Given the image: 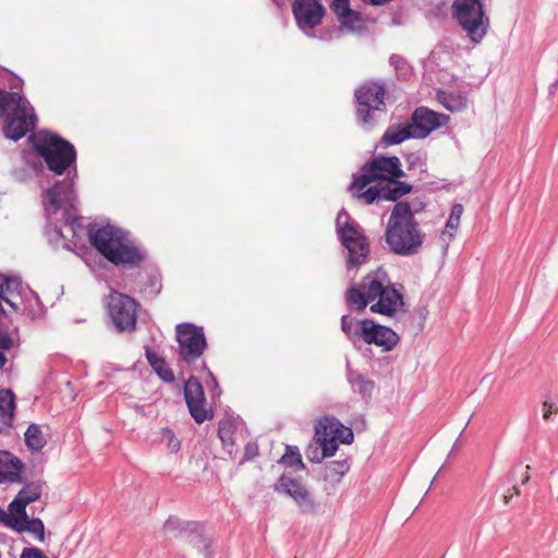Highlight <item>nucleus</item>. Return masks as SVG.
I'll return each instance as SVG.
<instances>
[{
	"label": "nucleus",
	"instance_id": "nucleus-59",
	"mask_svg": "<svg viewBox=\"0 0 558 558\" xmlns=\"http://www.w3.org/2000/svg\"><path fill=\"white\" fill-rule=\"evenodd\" d=\"M558 87V80H556L554 83L549 85V94L554 95L556 93V89Z\"/></svg>",
	"mask_w": 558,
	"mask_h": 558
},
{
	"label": "nucleus",
	"instance_id": "nucleus-8",
	"mask_svg": "<svg viewBox=\"0 0 558 558\" xmlns=\"http://www.w3.org/2000/svg\"><path fill=\"white\" fill-rule=\"evenodd\" d=\"M175 340L179 344V362L194 364L207 349V340L203 327L193 323H180L175 326Z\"/></svg>",
	"mask_w": 558,
	"mask_h": 558
},
{
	"label": "nucleus",
	"instance_id": "nucleus-28",
	"mask_svg": "<svg viewBox=\"0 0 558 558\" xmlns=\"http://www.w3.org/2000/svg\"><path fill=\"white\" fill-rule=\"evenodd\" d=\"M15 412V396L11 389H0V420L10 427L12 426Z\"/></svg>",
	"mask_w": 558,
	"mask_h": 558
},
{
	"label": "nucleus",
	"instance_id": "nucleus-23",
	"mask_svg": "<svg viewBox=\"0 0 558 558\" xmlns=\"http://www.w3.org/2000/svg\"><path fill=\"white\" fill-rule=\"evenodd\" d=\"M377 33L376 17L351 9V34L373 41Z\"/></svg>",
	"mask_w": 558,
	"mask_h": 558
},
{
	"label": "nucleus",
	"instance_id": "nucleus-57",
	"mask_svg": "<svg viewBox=\"0 0 558 558\" xmlns=\"http://www.w3.org/2000/svg\"><path fill=\"white\" fill-rule=\"evenodd\" d=\"M391 26H399L401 25V17L399 14H393L392 19H391V23H390Z\"/></svg>",
	"mask_w": 558,
	"mask_h": 558
},
{
	"label": "nucleus",
	"instance_id": "nucleus-3",
	"mask_svg": "<svg viewBox=\"0 0 558 558\" xmlns=\"http://www.w3.org/2000/svg\"><path fill=\"white\" fill-rule=\"evenodd\" d=\"M87 236L90 245L110 264L129 269L138 268L147 253L130 236V232L111 223L98 227L89 223Z\"/></svg>",
	"mask_w": 558,
	"mask_h": 558
},
{
	"label": "nucleus",
	"instance_id": "nucleus-30",
	"mask_svg": "<svg viewBox=\"0 0 558 558\" xmlns=\"http://www.w3.org/2000/svg\"><path fill=\"white\" fill-rule=\"evenodd\" d=\"M44 486L45 483L40 480L28 482L19 490L15 497L29 505L41 497Z\"/></svg>",
	"mask_w": 558,
	"mask_h": 558
},
{
	"label": "nucleus",
	"instance_id": "nucleus-10",
	"mask_svg": "<svg viewBox=\"0 0 558 558\" xmlns=\"http://www.w3.org/2000/svg\"><path fill=\"white\" fill-rule=\"evenodd\" d=\"M109 315L119 332H132L136 329L138 303L131 296L117 293L109 302Z\"/></svg>",
	"mask_w": 558,
	"mask_h": 558
},
{
	"label": "nucleus",
	"instance_id": "nucleus-49",
	"mask_svg": "<svg viewBox=\"0 0 558 558\" xmlns=\"http://www.w3.org/2000/svg\"><path fill=\"white\" fill-rule=\"evenodd\" d=\"M543 411H544V413H543L544 420L548 421V420H550L551 413L558 412V407L556 405L555 402L545 400L543 402Z\"/></svg>",
	"mask_w": 558,
	"mask_h": 558
},
{
	"label": "nucleus",
	"instance_id": "nucleus-22",
	"mask_svg": "<svg viewBox=\"0 0 558 558\" xmlns=\"http://www.w3.org/2000/svg\"><path fill=\"white\" fill-rule=\"evenodd\" d=\"M31 106L22 94L0 88V119L4 120L10 114L25 112V109H31Z\"/></svg>",
	"mask_w": 558,
	"mask_h": 558
},
{
	"label": "nucleus",
	"instance_id": "nucleus-64",
	"mask_svg": "<svg viewBox=\"0 0 558 558\" xmlns=\"http://www.w3.org/2000/svg\"><path fill=\"white\" fill-rule=\"evenodd\" d=\"M511 490L513 492L512 495H519L520 494V489H519V487L517 485H513Z\"/></svg>",
	"mask_w": 558,
	"mask_h": 558
},
{
	"label": "nucleus",
	"instance_id": "nucleus-38",
	"mask_svg": "<svg viewBox=\"0 0 558 558\" xmlns=\"http://www.w3.org/2000/svg\"><path fill=\"white\" fill-rule=\"evenodd\" d=\"M17 533H24L27 532L39 542L45 541V525L41 519L39 518H33L26 520L20 527L15 530Z\"/></svg>",
	"mask_w": 558,
	"mask_h": 558
},
{
	"label": "nucleus",
	"instance_id": "nucleus-34",
	"mask_svg": "<svg viewBox=\"0 0 558 558\" xmlns=\"http://www.w3.org/2000/svg\"><path fill=\"white\" fill-rule=\"evenodd\" d=\"M236 429V424L234 418L225 417L218 423V437L221 440L222 446L227 448H231L234 445L233 435Z\"/></svg>",
	"mask_w": 558,
	"mask_h": 558
},
{
	"label": "nucleus",
	"instance_id": "nucleus-18",
	"mask_svg": "<svg viewBox=\"0 0 558 558\" xmlns=\"http://www.w3.org/2000/svg\"><path fill=\"white\" fill-rule=\"evenodd\" d=\"M26 288L23 286V282L20 277L16 276H4L0 274V304L5 302L9 306H11L14 311H19V305L15 301H13V296L17 295L23 298ZM28 293L33 296L36 304L38 305V313L43 310V304L39 299V295L29 290Z\"/></svg>",
	"mask_w": 558,
	"mask_h": 558
},
{
	"label": "nucleus",
	"instance_id": "nucleus-48",
	"mask_svg": "<svg viewBox=\"0 0 558 558\" xmlns=\"http://www.w3.org/2000/svg\"><path fill=\"white\" fill-rule=\"evenodd\" d=\"M365 427L366 421L364 417L361 416L359 418H354L353 421L351 420V444L354 440V430L362 432L365 429Z\"/></svg>",
	"mask_w": 558,
	"mask_h": 558
},
{
	"label": "nucleus",
	"instance_id": "nucleus-33",
	"mask_svg": "<svg viewBox=\"0 0 558 558\" xmlns=\"http://www.w3.org/2000/svg\"><path fill=\"white\" fill-rule=\"evenodd\" d=\"M407 170L418 175L422 180V174L427 172L426 155L421 151H413L404 156Z\"/></svg>",
	"mask_w": 558,
	"mask_h": 558
},
{
	"label": "nucleus",
	"instance_id": "nucleus-58",
	"mask_svg": "<svg viewBox=\"0 0 558 558\" xmlns=\"http://www.w3.org/2000/svg\"><path fill=\"white\" fill-rule=\"evenodd\" d=\"M7 362H8V359H7L5 354L0 350V369L4 367Z\"/></svg>",
	"mask_w": 558,
	"mask_h": 558
},
{
	"label": "nucleus",
	"instance_id": "nucleus-43",
	"mask_svg": "<svg viewBox=\"0 0 558 558\" xmlns=\"http://www.w3.org/2000/svg\"><path fill=\"white\" fill-rule=\"evenodd\" d=\"M161 279L159 274H150L145 283L144 292L155 298L161 291Z\"/></svg>",
	"mask_w": 558,
	"mask_h": 558
},
{
	"label": "nucleus",
	"instance_id": "nucleus-13",
	"mask_svg": "<svg viewBox=\"0 0 558 558\" xmlns=\"http://www.w3.org/2000/svg\"><path fill=\"white\" fill-rule=\"evenodd\" d=\"M183 393L191 416L198 424L214 417V411L205 408V393L201 380L196 376H190L183 380Z\"/></svg>",
	"mask_w": 558,
	"mask_h": 558
},
{
	"label": "nucleus",
	"instance_id": "nucleus-39",
	"mask_svg": "<svg viewBox=\"0 0 558 558\" xmlns=\"http://www.w3.org/2000/svg\"><path fill=\"white\" fill-rule=\"evenodd\" d=\"M330 9L338 16L340 28H349V0H332Z\"/></svg>",
	"mask_w": 558,
	"mask_h": 558
},
{
	"label": "nucleus",
	"instance_id": "nucleus-11",
	"mask_svg": "<svg viewBox=\"0 0 558 558\" xmlns=\"http://www.w3.org/2000/svg\"><path fill=\"white\" fill-rule=\"evenodd\" d=\"M276 493L289 496L305 514L316 512V501L307 487L296 478L282 474L272 485Z\"/></svg>",
	"mask_w": 558,
	"mask_h": 558
},
{
	"label": "nucleus",
	"instance_id": "nucleus-56",
	"mask_svg": "<svg viewBox=\"0 0 558 558\" xmlns=\"http://www.w3.org/2000/svg\"><path fill=\"white\" fill-rule=\"evenodd\" d=\"M365 3H369L372 5H383L387 2H389L390 0H363Z\"/></svg>",
	"mask_w": 558,
	"mask_h": 558
},
{
	"label": "nucleus",
	"instance_id": "nucleus-42",
	"mask_svg": "<svg viewBox=\"0 0 558 558\" xmlns=\"http://www.w3.org/2000/svg\"><path fill=\"white\" fill-rule=\"evenodd\" d=\"M355 383L357 385L360 395L366 402H368L372 398L375 383L373 380L366 379L362 375L356 376Z\"/></svg>",
	"mask_w": 558,
	"mask_h": 558
},
{
	"label": "nucleus",
	"instance_id": "nucleus-35",
	"mask_svg": "<svg viewBox=\"0 0 558 558\" xmlns=\"http://www.w3.org/2000/svg\"><path fill=\"white\" fill-rule=\"evenodd\" d=\"M389 63L393 66L396 76L399 81H410L413 76V68L401 54L392 53Z\"/></svg>",
	"mask_w": 558,
	"mask_h": 558
},
{
	"label": "nucleus",
	"instance_id": "nucleus-52",
	"mask_svg": "<svg viewBox=\"0 0 558 558\" xmlns=\"http://www.w3.org/2000/svg\"><path fill=\"white\" fill-rule=\"evenodd\" d=\"M410 205L412 207L413 216L417 213L423 211L424 208L426 207V203L420 198H414L412 201V204L410 203Z\"/></svg>",
	"mask_w": 558,
	"mask_h": 558
},
{
	"label": "nucleus",
	"instance_id": "nucleus-19",
	"mask_svg": "<svg viewBox=\"0 0 558 558\" xmlns=\"http://www.w3.org/2000/svg\"><path fill=\"white\" fill-rule=\"evenodd\" d=\"M181 538L192 547L196 548L205 558H210V538L205 535L204 525L195 521H186L185 527L181 530Z\"/></svg>",
	"mask_w": 558,
	"mask_h": 558
},
{
	"label": "nucleus",
	"instance_id": "nucleus-27",
	"mask_svg": "<svg viewBox=\"0 0 558 558\" xmlns=\"http://www.w3.org/2000/svg\"><path fill=\"white\" fill-rule=\"evenodd\" d=\"M28 505L22 501V499L14 497V499L8 506L9 523L8 527L15 531L26 520L29 519L26 507Z\"/></svg>",
	"mask_w": 558,
	"mask_h": 558
},
{
	"label": "nucleus",
	"instance_id": "nucleus-51",
	"mask_svg": "<svg viewBox=\"0 0 558 558\" xmlns=\"http://www.w3.org/2000/svg\"><path fill=\"white\" fill-rule=\"evenodd\" d=\"M202 367H203V368H206V369H207V372H208V375H209L210 380H211V384H213V388H211L213 393H215V392L217 391V395H218V396H220L221 390H220V388H219V385H218L217 378H216V377L214 376V374H213V373L207 368V365H206V363H205L204 361H203V363H202Z\"/></svg>",
	"mask_w": 558,
	"mask_h": 558
},
{
	"label": "nucleus",
	"instance_id": "nucleus-55",
	"mask_svg": "<svg viewBox=\"0 0 558 558\" xmlns=\"http://www.w3.org/2000/svg\"><path fill=\"white\" fill-rule=\"evenodd\" d=\"M0 523L8 527V523H9L8 512H5L1 507H0Z\"/></svg>",
	"mask_w": 558,
	"mask_h": 558
},
{
	"label": "nucleus",
	"instance_id": "nucleus-54",
	"mask_svg": "<svg viewBox=\"0 0 558 558\" xmlns=\"http://www.w3.org/2000/svg\"><path fill=\"white\" fill-rule=\"evenodd\" d=\"M27 165L31 166L34 170H37L39 168L43 167V163H41V160L40 159H36V160H32V159H27L26 160Z\"/></svg>",
	"mask_w": 558,
	"mask_h": 558
},
{
	"label": "nucleus",
	"instance_id": "nucleus-4",
	"mask_svg": "<svg viewBox=\"0 0 558 558\" xmlns=\"http://www.w3.org/2000/svg\"><path fill=\"white\" fill-rule=\"evenodd\" d=\"M390 213L385 230V242L391 253L400 256H412L423 246L425 234L420 230L418 222L408 201H397Z\"/></svg>",
	"mask_w": 558,
	"mask_h": 558
},
{
	"label": "nucleus",
	"instance_id": "nucleus-41",
	"mask_svg": "<svg viewBox=\"0 0 558 558\" xmlns=\"http://www.w3.org/2000/svg\"><path fill=\"white\" fill-rule=\"evenodd\" d=\"M160 440L165 442L171 452H178L181 448V441L177 438L173 430L169 427H163L160 430Z\"/></svg>",
	"mask_w": 558,
	"mask_h": 558
},
{
	"label": "nucleus",
	"instance_id": "nucleus-9",
	"mask_svg": "<svg viewBox=\"0 0 558 558\" xmlns=\"http://www.w3.org/2000/svg\"><path fill=\"white\" fill-rule=\"evenodd\" d=\"M357 324L354 336L366 344L380 348L384 353L392 351L400 342V336L392 328L376 323L373 318L361 319Z\"/></svg>",
	"mask_w": 558,
	"mask_h": 558
},
{
	"label": "nucleus",
	"instance_id": "nucleus-53",
	"mask_svg": "<svg viewBox=\"0 0 558 558\" xmlns=\"http://www.w3.org/2000/svg\"><path fill=\"white\" fill-rule=\"evenodd\" d=\"M349 315H342L341 317V329L345 335H349Z\"/></svg>",
	"mask_w": 558,
	"mask_h": 558
},
{
	"label": "nucleus",
	"instance_id": "nucleus-16",
	"mask_svg": "<svg viewBox=\"0 0 558 558\" xmlns=\"http://www.w3.org/2000/svg\"><path fill=\"white\" fill-rule=\"evenodd\" d=\"M36 122L37 116L31 106V109H25V112L10 114L4 119L2 126L3 135L9 140L17 142L35 129Z\"/></svg>",
	"mask_w": 558,
	"mask_h": 558
},
{
	"label": "nucleus",
	"instance_id": "nucleus-47",
	"mask_svg": "<svg viewBox=\"0 0 558 558\" xmlns=\"http://www.w3.org/2000/svg\"><path fill=\"white\" fill-rule=\"evenodd\" d=\"M20 558H48L41 549L37 547H25Z\"/></svg>",
	"mask_w": 558,
	"mask_h": 558
},
{
	"label": "nucleus",
	"instance_id": "nucleus-36",
	"mask_svg": "<svg viewBox=\"0 0 558 558\" xmlns=\"http://www.w3.org/2000/svg\"><path fill=\"white\" fill-rule=\"evenodd\" d=\"M279 463L283 464L287 468H292L295 471H302L305 469V465L301 458L300 450L295 446L286 447V452L280 458Z\"/></svg>",
	"mask_w": 558,
	"mask_h": 558
},
{
	"label": "nucleus",
	"instance_id": "nucleus-45",
	"mask_svg": "<svg viewBox=\"0 0 558 558\" xmlns=\"http://www.w3.org/2000/svg\"><path fill=\"white\" fill-rule=\"evenodd\" d=\"M163 527L166 531L177 532L175 536L181 537V530L185 527V522L181 521L178 517L170 515L166 520Z\"/></svg>",
	"mask_w": 558,
	"mask_h": 558
},
{
	"label": "nucleus",
	"instance_id": "nucleus-17",
	"mask_svg": "<svg viewBox=\"0 0 558 558\" xmlns=\"http://www.w3.org/2000/svg\"><path fill=\"white\" fill-rule=\"evenodd\" d=\"M369 311L375 314L393 317L398 312L405 313L408 310L401 291L395 284H388L384 293L377 299V302L369 306Z\"/></svg>",
	"mask_w": 558,
	"mask_h": 558
},
{
	"label": "nucleus",
	"instance_id": "nucleus-20",
	"mask_svg": "<svg viewBox=\"0 0 558 558\" xmlns=\"http://www.w3.org/2000/svg\"><path fill=\"white\" fill-rule=\"evenodd\" d=\"M351 267L364 264L369 255V241L359 223L351 219Z\"/></svg>",
	"mask_w": 558,
	"mask_h": 558
},
{
	"label": "nucleus",
	"instance_id": "nucleus-7",
	"mask_svg": "<svg viewBox=\"0 0 558 558\" xmlns=\"http://www.w3.org/2000/svg\"><path fill=\"white\" fill-rule=\"evenodd\" d=\"M452 15L471 41L478 44L486 36L489 17L482 0H453Z\"/></svg>",
	"mask_w": 558,
	"mask_h": 558
},
{
	"label": "nucleus",
	"instance_id": "nucleus-14",
	"mask_svg": "<svg viewBox=\"0 0 558 558\" xmlns=\"http://www.w3.org/2000/svg\"><path fill=\"white\" fill-rule=\"evenodd\" d=\"M292 14L296 26L307 33L322 24L326 9L320 0H293Z\"/></svg>",
	"mask_w": 558,
	"mask_h": 558
},
{
	"label": "nucleus",
	"instance_id": "nucleus-40",
	"mask_svg": "<svg viewBox=\"0 0 558 558\" xmlns=\"http://www.w3.org/2000/svg\"><path fill=\"white\" fill-rule=\"evenodd\" d=\"M5 311L0 304V350H10L13 347V339L8 331V327L4 324Z\"/></svg>",
	"mask_w": 558,
	"mask_h": 558
},
{
	"label": "nucleus",
	"instance_id": "nucleus-50",
	"mask_svg": "<svg viewBox=\"0 0 558 558\" xmlns=\"http://www.w3.org/2000/svg\"><path fill=\"white\" fill-rule=\"evenodd\" d=\"M258 454V446L255 442L246 444L244 448V459L252 460Z\"/></svg>",
	"mask_w": 558,
	"mask_h": 558
},
{
	"label": "nucleus",
	"instance_id": "nucleus-21",
	"mask_svg": "<svg viewBox=\"0 0 558 558\" xmlns=\"http://www.w3.org/2000/svg\"><path fill=\"white\" fill-rule=\"evenodd\" d=\"M24 463L10 451L0 450V483L22 482Z\"/></svg>",
	"mask_w": 558,
	"mask_h": 558
},
{
	"label": "nucleus",
	"instance_id": "nucleus-12",
	"mask_svg": "<svg viewBox=\"0 0 558 558\" xmlns=\"http://www.w3.org/2000/svg\"><path fill=\"white\" fill-rule=\"evenodd\" d=\"M386 276V272L379 268L376 272L366 275L360 283L351 286V304H355L357 310H364L371 302L378 299L387 287L383 281Z\"/></svg>",
	"mask_w": 558,
	"mask_h": 558
},
{
	"label": "nucleus",
	"instance_id": "nucleus-2",
	"mask_svg": "<svg viewBox=\"0 0 558 558\" xmlns=\"http://www.w3.org/2000/svg\"><path fill=\"white\" fill-rule=\"evenodd\" d=\"M404 177L397 156L378 155L363 165L361 174L353 175L351 190H356L354 196L365 205L397 202L413 191L412 184L401 180Z\"/></svg>",
	"mask_w": 558,
	"mask_h": 558
},
{
	"label": "nucleus",
	"instance_id": "nucleus-63",
	"mask_svg": "<svg viewBox=\"0 0 558 558\" xmlns=\"http://www.w3.org/2000/svg\"><path fill=\"white\" fill-rule=\"evenodd\" d=\"M22 83H23V81L19 78L16 83H14V84H10V88H12V89H13V88H17V87H19V85H21Z\"/></svg>",
	"mask_w": 558,
	"mask_h": 558
},
{
	"label": "nucleus",
	"instance_id": "nucleus-60",
	"mask_svg": "<svg viewBox=\"0 0 558 558\" xmlns=\"http://www.w3.org/2000/svg\"><path fill=\"white\" fill-rule=\"evenodd\" d=\"M515 476H517V469L514 468L508 474L509 482H513L515 480Z\"/></svg>",
	"mask_w": 558,
	"mask_h": 558
},
{
	"label": "nucleus",
	"instance_id": "nucleus-5",
	"mask_svg": "<svg viewBox=\"0 0 558 558\" xmlns=\"http://www.w3.org/2000/svg\"><path fill=\"white\" fill-rule=\"evenodd\" d=\"M388 95L385 84L380 81L368 80L355 88V117L356 123L364 131L374 130L386 114V97Z\"/></svg>",
	"mask_w": 558,
	"mask_h": 558
},
{
	"label": "nucleus",
	"instance_id": "nucleus-25",
	"mask_svg": "<svg viewBox=\"0 0 558 558\" xmlns=\"http://www.w3.org/2000/svg\"><path fill=\"white\" fill-rule=\"evenodd\" d=\"M144 349L146 360L157 376L167 384H173L175 376L167 361L159 356L149 345H145Z\"/></svg>",
	"mask_w": 558,
	"mask_h": 558
},
{
	"label": "nucleus",
	"instance_id": "nucleus-29",
	"mask_svg": "<svg viewBox=\"0 0 558 558\" xmlns=\"http://www.w3.org/2000/svg\"><path fill=\"white\" fill-rule=\"evenodd\" d=\"M336 228L339 240L345 250L343 256L345 266L349 269V215L344 208H341L337 215Z\"/></svg>",
	"mask_w": 558,
	"mask_h": 558
},
{
	"label": "nucleus",
	"instance_id": "nucleus-46",
	"mask_svg": "<svg viewBox=\"0 0 558 558\" xmlns=\"http://www.w3.org/2000/svg\"><path fill=\"white\" fill-rule=\"evenodd\" d=\"M62 218L64 221V225L70 228L73 234H75L77 229L82 228L81 218L72 216L69 208H65Z\"/></svg>",
	"mask_w": 558,
	"mask_h": 558
},
{
	"label": "nucleus",
	"instance_id": "nucleus-26",
	"mask_svg": "<svg viewBox=\"0 0 558 558\" xmlns=\"http://www.w3.org/2000/svg\"><path fill=\"white\" fill-rule=\"evenodd\" d=\"M414 138L415 135L409 122L404 124H392L387 128L381 136L380 143L385 146L399 145L402 142Z\"/></svg>",
	"mask_w": 558,
	"mask_h": 558
},
{
	"label": "nucleus",
	"instance_id": "nucleus-6",
	"mask_svg": "<svg viewBox=\"0 0 558 558\" xmlns=\"http://www.w3.org/2000/svg\"><path fill=\"white\" fill-rule=\"evenodd\" d=\"M315 424V434L305 449L306 458L313 463H320L323 459L332 457L342 444H349V435L342 437L343 425L333 416L324 415Z\"/></svg>",
	"mask_w": 558,
	"mask_h": 558
},
{
	"label": "nucleus",
	"instance_id": "nucleus-61",
	"mask_svg": "<svg viewBox=\"0 0 558 558\" xmlns=\"http://www.w3.org/2000/svg\"><path fill=\"white\" fill-rule=\"evenodd\" d=\"M525 470H526V471H525V474H524V476H523V477H522V480H521V483H522V484H526V483L529 482V480H530V476H529V474H527V471L530 470V465H526V466H525Z\"/></svg>",
	"mask_w": 558,
	"mask_h": 558
},
{
	"label": "nucleus",
	"instance_id": "nucleus-32",
	"mask_svg": "<svg viewBox=\"0 0 558 558\" xmlns=\"http://www.w3.org/2000/svg\"><path fill=\"white\" fill-rule=\"evenodd\" d=\"M348 471L347 460L329 461L324 465V478L332 483L340 482Z\"/></svg>",
	"mask_w": 558,
	"mask_h": 558
},
{
	"label": "nucleus",
	"instance_id": "nucleus-31",
	"mask_svg": "<svg viewBox=\"0 0 558 558\" xmlns=\"http://www.w3.org/2000/svg\"><path fill=\"white\" fill-rule=\"evenodd\" d=\"M25 444L27 448L32 451H40L47 444L43 432L40 429V426L32 423L25 434Z\"/></svg>",
	"mask_w": 558,
	"mask_h": 558
},
{
	"label": "nucleus",
	"instance_id": "nucleus-37",
	"mask_svg": "<svg viewBox=\"0 0 558 558\" xmlns=\"http://www.w3.org/2000/svg\"><path fill=\"white\" fill-rule=\"evenodd\" d=\"M44 206H45V214L47 218L46 229L47 234L50 239V241H59L64 238L62 233V229L57 223H53L51 220V216L57 214L59 209L54 211L53 207L49 204V202L44 197Z\"/></svg>",
	"mask_w": 558,
	"mask_h": 558
},
{
	"label": "nucleus",
	"instance_id": "nucleus-1",
	"mask_svg": "<svg viewBox=\"0 0 558 558\" xmlns=\"http://www.w3.org/2000/svg\"><path fill=\"white\" fill-rule=\"evenodd\" d=\"M32 148L43 158L47 168L56 175H65L46 189L45 198L60 209L62 203L74 207L76 201L75 181L77 179V153L72 143L50 130H39L28 136Z\"/></svg>",
	"mask_w": 558,
	"mask_h": 558
},
{
	"label": "nucleus",
	"instance_id": "nucleus-24",
	"mask_svg": "<svg viewBox=\"0 0 558 558\" xmlns=\"http://www.w3.org/2000/svg\"><path fill=\"white\" fill-rule=\"evenodd\" d=\"M437 101L450 112H461L468 108V95L460 90L446 92L438 89L436 92Z\"/></svg>",
	"mask_w": 558,
	"mask_h": 558
},
{
	"label": "nucleus",
	"instance_id": "nucleus-44",
	"mask_svg": "<svg viewBox=\"0 0 558 558\" xmlns=\"http://www.w3.org/2000/svg\"><path fill=\"white\" fill-rule=\"evenodd\" d=\"M463 214V206L461 204H454L451 207L450 216L446 222V228L449 230H457L460 223V218Z\"/></svg>",
	"mask_w": 558,
	"mask_h": 558
},
{
	"label": "nucleus",
	"instance_id": "nucleus-62",
	"mask_svg": "<svg viewBox=\"0 0 558 558\" xmlns=\"http://www.w3.org/2000/svg\"><path fill=\"white\" fill-rule=\"evenodd\" d=\"M344 302L347 305H349V287L345 289L343 293Z\"/></svg>",
	"mask_w": 558,
	"mask_h": 558
},
{
	"label": "nucleus",
	"instance_id": "nucleus-15",
	"mask_svg": "<svg viewBox=\"0 0 558 558\" xmlns=\"http://www.w3.org/2000/svg\"><path fill=\"white\" fill-rule=\"evenodd\" d=\"M449 119L447 114L438 113L426 107H418L411 114L409 123L412 126L415 140H422L445 125Z\"/></svg>",
	"mask_w": 558,
	"mask_h": 558
}]
</instances>
